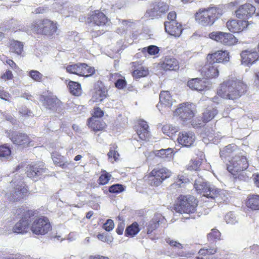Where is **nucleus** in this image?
Listing matches in <instances>:
<instances>
[{"instance_id":"obj_31","label":"nucleus","mask_w":259,"mask_h":259,"mask_svg":"<svg viewBox=\"0 0 259 259\" xmlns=\"http://www.w3.org/2000/svg\"><path fill=\"white\" fill-rule=\"evenodd\" d=\"M41 98L43 106L49 110L57 109L62 104L61 101L56 97L42 96Z\"/></svg>"},{"instance_id":"obj_9","label":"nucleus","mask_w":259,"mask_h":259,"mask_svg":"<svg viewBox=\"0 0 259 259\" xmlns=\"http://www.w3.org/2000/svg\"><path fill=\"white\" fill-rule=\"evenodd\" d=\"M6 133L13 144L22 149L34 146V141L26 133L11 130Z\"/></svg>"},{"instance_id":"obj_22","label":"nucleus","mask_w":259,"mask_h":259,"mask_svg":"<svg viewBox=\"0 0 259 259\" xmlns=\"http://www.w3.org/2000/svg\"><path fill=\"white\" fill-rule=\"evenodd\" d=\"M241 64L249 66L258 59L259 55L258 53L252 50H245L242 51L240 53Z\"/></svg>"},{"instance_id":"obj_34","label":"nucleus","mask_w":259,"mask_h":259,"mask_svg":"<svg viewBox=\"0 0 259 259\" xmlns=\"http://www.w3.org/2000/svg\"><path fill=\"white\" fill-rule=\"evenodd\" d=\"M190 182V180L187 176L180 174L176 177L174 183L170 185V187L173 188H185Z\"/></svg>"},{"instance_id":"obj_60","label":"nucleus","mask_w":259,"mask_h":259,"mask_svg":"<svg viewBox=\"0 0 259 259\" xmlns=\"http://www.w3.org/2000/svg\"><path fill=\"white\" fill-rule=\"evenodd\" d=\"M13 75L11 71L8 70L4 73L2 74L0 78L4 81L12 79Z\"/></svg>"},{"instance_id":"obj_58","label":"nucleus","mask_w":259,"mask_h":259,"mask_svg":"<svg viewBox=\"0 0 259 259\" xmlns=\"http://www.w3.org/2000/svg\"><path fill=\"white\" fill-rule=\"evenodd\" d=\"M9 24L11 25V28L14 31H17L18 30H21L20 25H19V23L17 20L12 19L9 21Z\"/></svg>"},{"instance_id":"obj_41","label":"nucleus","mask_w":259,"mask_h":259,"mask_svg":"<svg viewBox=\"0 0 259 259\" xmlns=\"http://www.w3.org/2000/svg\"><path fill=\"white\" fill-rule=\"evenodd\" d=\"M70 93L75 96H79L82 92L81 85L78 82L70 80L68 84Z\"/></svg>"},{"instance_id":"obj_23","label":"nucleus","mask_w":259,"mask_h":259,"mask_svg":"<svg viewBox=\"0 0 259 259\" xmlns=\"http://www.w3.org/2000/svg\"><path fill=\"white\" fill-rule=\"evenodd\" d=\"M255 12V8L250 4H245L240 6L235 11L237 18L242 19H248L251 17Z\"/></svg>"},{"instance_id":"obj_28","label":"nucleus","mask_w":259,"mask_h":259,"mask_svg":"<svg viewBox=\"0 0 259 259\" xmlns=\"http://www.w3.org/2000/svg\"><path fill=\"white\" fill-rule=\"evenodd\" d=\"M45 171L44 165L36 163L30 164L27 166L26 174L28 177L31 179H34L37 177L41 176Z\"/></svg>"},{"instance_id":"obj_27","label":"nucleus","mask_w":259,"mask_h":259,"mask_svg":"<svg viewBox=\"0 0 259 259\" xmlns=\"http://www.w3.org/2000/svg\"><path fill=\"white\" fill-rule=\"evenodd\" d=\"M87 125L89 128L93 132H104L106 130L107 125L103 120L91 117L88 119Z\"/></svg>"},{"instance_id":"obj_26","label":"nucleus","mask_w":259,"mask_h":259,"mask_svg":"<svg viewBox=\"0 0 259 259\" xmlns=\"http://www.w3.org/2000/svg\"><path fill=\"white\" fill-rule=\"evenodd\" d=\"M177 141L183 147H190L194 143L195 136L192 132H182L179 134Z\"/></svg>"},{"instance_id":"obj_7","label":"nucleus","mask_w":259,"mask_h":259,"mask_svg":"<svg viewBox=\"0 0 259 259\" xmlns=\"http://www.w3.org/2000/svg\"><path fill=\"white\" fill-rule=\"evenodd\" d=\"M65 69L66 72L70 74L79 77L88 78L93 76L96 72L94 67L85 63H72L67 65Z\"/></svg>"},{"instance_id":"obj_44","label":"nucleus","mask_w":259,"mask_h":259,"mask_svg":"<svg viewBox=\"0 0 259 259\" xmlns=\"http://www.w3.org/2000/svg\"><path fill=\"white\" fill-rule=\"evenodd\" d=\"M11 148L7 144L0 146V158L8 159L11 156Z\"/></svg>"},{"instance_id":"obj_57","label":"nucleus","mask_w":259,"mask_h":259,"mask_svg":"<svg viewBox=\"0 0 259 259\" xmlns=\"http://www.w3.org/2000/svg\"><path fill=\"white\" fill-rule=\"evenodd\" d=\"M114 227V223L112 220L108 219L104 224L103 228L107 232L112 231Z\"/></svg>"},{"instance_id":"obj_54","label":"nucleus","mask_w":259,"mask_h":259,"mask_svg":"<svg viewBox=\"0 0 259 259\" xmlns=\"http://www.w3.org/2000/svg\"><path fill=\"white\" fill-rule=\"evenodd\" d=\"M118 219L120 222L118 223L117 225V227L116 229V232L118 235H122L123 234V231L125 228V223L124 221L122 219V218L118 216Z\"/></svg>"},{"instance_id":"obj_59","label":"nucleus","mask_w":259,"mask_h":259,"mask_svg":"<svg viewBox=\"0 0 259 259\" xmlns=\"http://www.w3.org/2000/svg\"><path fill=\"white\" fill-rule=\"evenodd\" d=\"M166 242L172 247H175L177 249H182L183 248V245L177 241L168 239L166 240Z\"/></svg>"},{"instance_id":"obj_10","label":"nucleus","mask_w":259,"mask_h":259,"mask_svg":"<svg viewBox=\"0 0 259 259\" xmlns=\"http://www.w3.org/2000/svg\"><path fill=\"white\" fill-rule=\"evenodd\" d=\"M52 229V225L47 217H38L31 222V231L35 235H44Z\"/></svg>"},{"instance_id":"obj_12","label":"nucleus","mask_w":259,"mask_h":259,"mask_svg":"<svg viewBox=\"0 0 259 259\" xmlns=\"http://www.w3.org/2000/svg\"><path fill=\"white\" fill-rule=\"evenodd\" d=\"M211 39L226 46H232L238 42V39L232 33L223 31H213L208 34Z\"/></svg>"},{"instance_id":"obj_1","label":"nucleus","mask_w":259,"mask_h":259,"mask_svg":"<svg viewBox=\"0 0 259 259\" xmlns=\"http://www.w3.org/2000/svg\"><path fill=\"white\" fill-rule=\"evenodd\" d=\"M247 90V85L235 78H229L222 82L217 90V95L224 99L236 100L244 95Z\"/></svg>"},{"instance_id":"obj_40","label":"nucleus","mask_w":259,"mask_h":259,"mask_svg":"<svg viewBox=\"0 0 259 259\" xmlns=\"http://www.w3.org/2000/svg\"><path fill=\"white\" fill-rule=\"evenodd\" d=\"M159 102L161 104L170 107L172 105V97L168 91H162L159 94Z\"/></svg>"},{"instance_id":"obj_24","label":"nucleus","mask_w":259,"mask_h":259,"mask_svg":"<svg viewBox=\"0 0 259 259\" xmlns=\"http://www.w3.org/2000/svg\"><path fill=\"white\" fill-rule=\"evenodd\" d=\"M248 25V22L245 20H229L226 23V27L233 33H239L245 30Z\"/></svg>"},{"instance_id":"obj_4","label":"nucleus","mask_w":259,"mask_h":259,"mask_svg":"<svg viewBox=\"0 0 259 259\" xmlns=\"http://www.w3.org/2000/svg\"><path fill=\"white\" fill-rule=\"evenodd\" d=\"M223 13L221 9L217 7L200 8L195 14V21L204 27L211 26L218 20Z\"/></svg>"},{"instance_id":"obj_15","label":"nucleus","mask_w":259,"mask_h":259,"mask_svg":"<svg viewBox=\"0 0 259 259\" xmlns=\"http://www.w3.org/2000/svg\"><path fill=\"white\" fill-rule=\"evenodd\" d=\"M174 116L183 121L190 120L194 116V113L192 109V105L188 103L180 104L174 112Z\"/></svg>"},{"instance_id":"obj_32","label":"nucleus","mask_w":259,"mask_h":259,"mask_svg":"<svg viewBox=\"0 0 259 259\" xmlns=\"http://www.w3.org/2000/svg\"><path fill=\"white\" fill-rule=\"evenodd\" d=\"M245 204L246 207L251 210H259V195H248Z\"/></svg>"},{"instance_id":"obj_5","label":"nucleus","mask_w":259,"mask_h":259,"mask_svg":"<svg viewBox=\"0 0 259 259\" xmlns=\"http://www.w3.org/2000/svg\"><path fill=\"white\" fill-rule=\"evenodd\" d=\"M172 175L171 171L165 167L153 168L150 172L143 177L144 181L149 185L157 187L160 186L166 179Z\"/></svg>"},{"instance_id":"obj_36","label":"nucleus","mask_w":259,"mask_h":259,"mask_svg":"<svg viewBox=\"0 0 259 259\" xmlns=\"http://www.w3.org/2000/svg\"><path fill=\"white\" fill-rule=\"evenodd\" d=\"M203 159L201 158L197 157L192 158L189 163L186 165V169L189 171H199L201 169V165L202 163Z\"/></svg>"},{"instance_id":"obj_11","label":"nucleus","mask_w":259,"mask_h":259,"mask_svg":"<svg viewBox=\"0 0 259 259\" xmlns=\"http://www.w3.org/2000/svg\"><path fill=\"white\" fill-rule=\"evenodd\" d=\"M217 108L212 106H208L202 113L201 117H197L192 121V125L194 128H200L211 121L218 114Z\"/></svg>"},{"instance_id":"obj_43","label":"nucleus","mask_w":259,"mask_h":259,"mask_svg":"<svg viewBox=\"0 0 259 259\" xmlns=\"http://www.w3.org/2000/svg\"><path fill=\"white\" fill-rule=\"evenodd\" d=\"M132 74L134 78L138 79L147 76L149 74V70L147 68L142 66L134 70Z\"/></svg>"},{"instance_id":"obj_33","label":"nucleus","mask_w":259,"mask_h":259,"mask_svg":"<svg viewBox=\"0 0 259 259\" xmlns=\"http://www.w3.org/2000/svg\"><path fill=\"white\" fill-rule=\"evenodd\" d=\"M52 159L56 166L60 167L62 168H67L70 164L69 162L66 160L64 156L56 151L52 153Z\"/></svg>"},{"instance_id":"obj_56","label":"nucleus","mask_w":259,"mask_h":259,"mask_svg":"<svg viewBox=\"0 0 259 259\" xmlns=\"http://www.w3.org/2000/svg\"><path fill=\"white\" fill-rule=\"evenodd\" d=\"M215 131L213 128H205L202 135L203 138H213L214 136Z\"/></svg>"},{"instance_id":"obj_18","label":"nucleus","mask_w":259,"mask_h":259,"mask_svg":"<svg viewBox=\"0 0 259 259\" xmlns=\"http://www.w3.org/2000/svg\"><path fill=\"white\" fill-rule=\"evenodd\" d=\"M94 90L92 98L94 102H102L109 97L108 90L101 80L97 81Z\"/></svg>"},{"instance_id":"obj_47","label":"nucleus","mask_w":259,"mask_h":259,"mask_svg":"<svg viewBox=\"0 0 259 259\" xmlns=\"http://www.w3.org/2000/svg\"><path fill=\"white\" fill-rule=\"evenodd\" d=\"M118 146L115 143L110 145L109 151L107 153L109 158H113L114 161H117L119 159V154L117 151Z\"/></svg>"},{"instance_id":"obj_55","label":"nucleus","mask_w":259,"mask_h":259,"mask_svg":"<svg viewBox=\"0 0 259 259\" xmlns=\"http://www.w3.org/2000/svg\"><path fill=\"white\" fill-rule=\"evenodd\" d=\"M104 114V112L99 107H95L93 108V112L92 113V117L97 119L98 118H102Z\"/></svg>"},{"instance_id":"obj_52","label":"nucleus","mask_w":259,"mask_h":259,"mask_svg":"<svg viewBox=\"0 0 259 259\" xmlns=\"http://www.w3.org/2000/svg\"><path fill=\"white\" fill-rule=\"evenodd\" d=\"M124 190L122 185L119 184H114L109 187V192L111 193H120Z\"/></svg>"},{"instance_id":"obj_16","label":"nucleus","mask_w":259,"mask_h":259,"mask_svg":"<svg viewBox=\"0 0 259 259\" xmlns=\"http://www.w3.org/2000/svg\"><path fill=\"white\" fill-rule=\"evenodd\" d=\"M230 57V53L227 50H220L208 54L206 60L211 65L215 63L225 64L229 61Z\"/></svg>"},{"instance_id":"obj_38","label":"nucleus","mask_w":259,"mask_h":259,"mask_svg":"<svg viewBox=\"0 0 259 259\" xmlns=\"http://www.w3.org/2000/svg\"><path fill=\"white\" fill-rule=\"evenodd\" d=\"M140 230L141 229L139 224L137 222H134L126 227L124 231V236L127 237L133 238L137 235Z\"/></svg>"},{"instance_id":"obj_13","label":"nucleus","mask_w":259,"mask_h":259,"mask_svg":"<svg viewBox=\"0 0 259 259\" xmlns=\"http://www.w3.org/2000/svg\"><path fill=\"white\" fill-rule=\"evenodd\" d=\"M109 21L107 16L100 9L91 10L85 19L86 23L99 27L106 26Z\"/></svg>"},{"instance_id":"obj_29","label":"nucleus","mask_w":259,"mask_h":259,"mask_svg":"<svg viewBox=\"0 0 259 259\" xmlns=\"http://www.w3.org/2000/svg\"><path fill=\"white\" fill-rule=\"evenodd\" d=\"M202 76L206 79H212L217 77L219 75V71L217 67L213 65L208 64H205L200 70Z\"/></svg>"},{"instance_id":"obj_62","label":"nucleus","mask_w":259,"mask_h":259,"mask_svg":"<svg viewBox=\"0 0 259 259\" xmlns=\"http://www.w3.org/2000/svg\"><path fill=\"white\" fill-rule=\"evenodd\" d=\"M176 18H177V14L174 11L170 12L168 15H167V20L168 21H176Z\"/></svg>"},{"instance_id":"obj_51","label":"nucleus","mask_w":259,"mask_h":259,"mask_svg":"<svg viewBox=\"0 0 259 259\" xmlns=\"http://www.w3.org/2000/svg\"><path fill=\"white\" fill-rule=\"evenodd\" d=\"M221 237V233L216 229H212L211 232L207 235V239L209 241H214L217 240H220Z\"/></svg>"},{"instance_id":"obj_3","label":"nucleus","mask_w":259,"mask_h":259,"mask_svg":"<svg viewBox=\"0 0 259 259\" xmlns=\"http://www.w3.org/2000/svg\"><path fill=\"white\" fill-rule=\"evenodd\" d=\"M226 165L227 170L235 179H245L246 175L243 174V171L249 166V161L245 155L238 153L227 162Z\"/></svg>"},{"instance_id":"obj_45","label":"nucleus","mask_w":259,"mask_h":259,"mask_svg":"<svg viewBox=\"0 0 259 259\" xmlns=\"http://www.w3.org/2000/svg\"><path fill=\"white\" fill-rule=\"evenodd\" d=\"M217 251L218 248L216 247H203L199 250L198 254L200 256L206 257L215 254Z\"/></svg>"},{"instance_id":"obj_6","label":"nucleus","mask_w":259,"mask_h":259,"mask_svg":"<svg viewBox=\"0 0 259 259\" xmlns=\"http://www.w3.org/2000/svg\"><path fill=\"white\" fill-rule=\"evenodd\" d=\"M31 29L37 34L52 36L56 33L58 24L49 19L43 18L34 21L31 25Z\"/></svg>"},{"instance_id":"obj_35","label":"nucleus","mask_w":259,"mask_h":259,"mask_svg":"<svg viewBox=\"0 0 259 259\" xmlns=\"http://www.w3.org/2000/svg\"><path fill=\"white\" fill-rule=\"evenodd\" d=\"M15 194L17 197L14 201H18L28 197L30 193L28 189V186L26 185L22 184L15 188Z\"/></svg>"},{"instance_id":"obj_42","label":"nucleus","mask_w":259,"mask_h":259,"mask_svg":"<svg viewBox=\"0 0 259 259\" xmlns=\"http://www.w3.org/2000/svg\"><path fill=\"white\" fill-rule=\"evenodd\" d=\"M172 152V149L167 148L166 149H161L159 150H155L153 153L156 157L162 159H165L171 158Z\"/></svg>"},{"instance_id":"obj_20","label":"nucleus","mask_w":259,"mask_h":259,"mask_svg":"<svg viewBox=\"0 0 259 259\" xmlns=\"http://www.w3.org/2000/svg\"><path fill=\"white\" fill-rule=\"evenodd\" d=\"M135 127L136 133L141 140H149L151 137V134L149 126L146 121L143 119L139 120Z\"/></svg>"},{"instance_id":"obj_14","label":"nucleus","mask_w":259,"mask_h":259,"mask_svg":"<svg viewBox=\"0 0 259 259\" xmlns=\"http://www.w3.org/2000/svg\"><path fill=\"white\" fill-rule=\"evenodd\" d=\"M194 187L198 193L207 198L214 199L220 195L222 192L220 190L210 187L206 182L203 181L195 180Z\"/></svg>"},{"instance_id":"obj_2","label":"nucleus","mask_w":259,"mask_h":259,"mask_svg":"<svg viewBox=\"0 0 259 259\" xmlns=\"http://www.w3.org/2000/svg\"><path fill=\"white\" fill-rule=\"evenodd\" d=\"M38 211L30 209L26 206H22L15 209L13 215L19 221L13 226V232L16 234H24L31 231V218L37 216Z\"/></svg>"},{"instance_id":"obj_30","label":"nucleus","mask_w":259,"mask_h":259,"mask_svg":"<svg viewBox=\"0 0 259 259\" xmlns=\"http://www.w3.org/2000/svg\"><path fill=\"white\" fill-rule=\"evenodd\" d=\"M209 83L203 79L199 78H192L187 82V85L191 89L198 91H203L208 89Z\"/></svg>"},{"instance_id":"obj_63","label":"nucleus","mask_w":259,"mask_h":259,"mask_svg":"<svg viewBox=\"0 0 259 259\" xmlns=\"http://www.w3.org/2000/svg\"><path fill=\"white\" fill-rule=\"evenodd\" d=\"M6 63L8 64L12 69L15 70L18 69V65L15 63V62L12 59H8L6 60Z\"/></svg>"},{"instance_id":"obj_46","label":"nucleus","mask_w":259,"mask_h":259,"mask_svg":"<svg viewBox=\"0 0 259 259\" xmlns=\"http://www.w3.org/2000/svg\"><path fill=\"white\" fill-rule=\"evenodd\" d=\"M112 176L109 172L105 170L101 171V174L98 180V183L99 185H105L110 180Z\"/></svg>"},{"instance_id":"obj_50","label":"nucleus","mask_w":259,"mask_h":259,"mask_svg":"<svg viewBox=\"0 0 259 259\" xmlns=\"http://www.w3.org/2000/svg\"><path fill=\"white\" fill-rule=\"evenodd\" d=\"M159 226V221L156 219H152L147 226V234H151L154 230H156Z\"/></svg>"},{"instance_id":"obj_64","label":"nucleus","mask_w":259,"mask_h":259,"mask_svg":"<svg viewBox=\"0 0 259 259\" xmlns=\"http://www.w3.org/2000/svg\"><path fill=\"white\" fill-rule=\"evenodd\" d=\"M253 180L255 185L259 188V174L256 173L253 175Z\"/></svg>"},{"instance_id":"obj_19","label":"nucleus","mask_w":259,"mask_h":259,"mask_svg":"<svg viewBox=\"0 0 259 259\" xmlns=\"http://www.w3.org/2000/svg\"><path fill=\"white\" fill-rule=\"evenodd\" d=\"M168 10L169 6L166 3L159 2L153 4L151 8L147 11L146 14L149 18L154 19L165 14Z\"/></svg>"},{"instance_id":"obj_39","label":"nucleus","mask_w":259,"mask_h":259,"mask_svg":"<svg viewBox=\"0 0 259 259\" xmlns=\"http://www.w3.org/2000/svg\"><path fill=\"white\" fill-rule=\"evenodd\" d=\"M111 79H117L116 81L114 83L115 87L118 90H122L126 87L127 85V82L125 79L124 77L121 76V75L118 73L111 74Z\"/></svg>"},{"instance_id":"obj_17","label":"nucleus","mask_w":259,"mask_h":259,"mask_svg":"<svg viewBox=\"0 0 259 259\" xmlns=\"http://www.w3.org/2000/svg\"><path fill=\"white\" fill-rule=\"evenodd\" d=\"M160 68L164 71H177L179 70L180 63L174 56L164 57L158 64Z\"/></svg>"},{"instance_id":"obj_25","label":"nucleus","mask_w":259,"mask_h":259,"mask_svg":"<svg viewBox=\"0 0 259 259\" xmlns=\"http://www.w3.org/2000/svg\"><path fill=\"white\" fill-rule=\"evenodd\" d=\"M164 25L166 32L170 35L177 37H179L182 34V25L177 21H166Z\"/></svg>"},{"instance_id":"obj_48","label":"nucleus","mask_w":259,"mask_h":259,"mask_svg":"<svg viewBox=\"0 0 259 259\" xmlns=\"http://www.w3.org/2000/svg\"><path fill=\"white\" fill-rule=\"evenodd\" d=\"M141 52L145 55L148 54L149 55L153 56L159 53V49L156 46L150 45L147 47L142 48Z\"/></svg>"},{"instance_id":"obj_53","label":"nucleus","mask_w":259,"mask_h":259,"mask_svg":"<svg viewBox=\"0 0 259 259\" xmlns=\"http://www.w3.org/2000/svg\"><path fill=\"white\" fill-rule=\"evenodd\" d=\"M29 76L37 82H40L42 80V75L37 70H32L29 72Z\"/></svg>"},{"instance_id":"obj_37","label":"nucleus","mask_w":259,"mask_h":259,"mask_svg":"<svg viewBox=\"0 0 259 259\" xmlns=\"http://www.w3.org/2000/svg\"><path fill=\"white\" fill-rule=\"evenodd\" d=\"M8 47L10 52L18 55H21L23 52L24 45L20 41L12 39L10 41Z\"/></svg>"},{"instance_id":"obj_49","label":"nucleus","mask_w":259,"mask_h":259,"mask_svg":"<svg viewBox=\"0 0 259 259\" xmlns=\"http://www.w3.org/2000/svg\"><path fill=\"white\" fill-rule=\"evenodd\" d=\"M178 130V128L168 124L164 125L162 127L163 133L169 137L172 136Z\"/></svg>"},{"instance_id":"obj_8","label":"nucleus","mask_w":259,"mask_h":259,"mask_svg":"<svg viewBox=\"0 0 259 259\" xmlns=\"http://www.w3.org/2000/svg\"><path fill=\"white\" fill-rule=\"evenodd\" d=\"M197 201L193 196L180 195L177 199L174 207L181 213H193L196 210Z\"/></svg>"},{"instance_id":"obj_21","label":"nucleus","mask_w":259,"mask_h":259,"mask_svg":"<svg viewBox=\"0 0 259 259\" xmlns=\"http://www.w3.org/2000/svg\"><path fill=\"white\" fill-rule=\"evenodd\" d=\"M239 150V148L235 144H229L220 150V156L226 165L232 157L238 154Z\"/></svg>"},{"instance_id":"obj_61","label":"nucleus","mask_w":259,"mask_h":259,"mask_svg":"<svg viewBox=\"0 0 259 259\" xmlns=\"http://www.w3.org/2000/svg\"><path fill=\"white\" fill-rule=\"evenodd\" d=\"M0 98L3 100L9 101L11 98V95L9 92L4 90H0Z\"/></svg>"}]
</instances>
